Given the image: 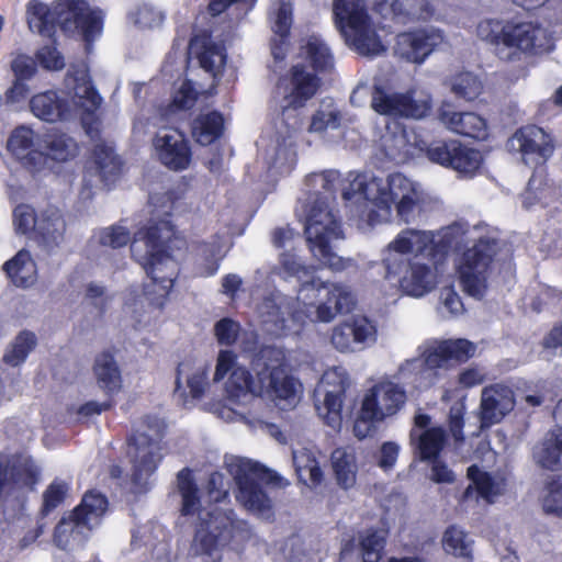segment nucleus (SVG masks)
<instances>
[{
  "mask_svg": "<svg viewBox=\"0 0 562 562\" xmlns=\"http://www.w3.org/2000/svg\"><path fill=\"white\" fill-rule=\"evenodd\" d=\"M376 328L363 316L352 317L333 328L331 344L340 352H353L374 344Z\"/></svg>",
  "mask_w": 562,
  "mask_h": 562,
  "instance_id": "nucleus-23",
  "label": "nucleus"
},
{
  "mask_svg": "<svg viewBox=\"0 0 562 562\" xmlns=\"http://www.w3.org/2000/svg\"><path fill=\"white\" fill-rule=\"evenodd\" d=\"M299 235L290 227L272 233V243L285 251L280 254L282 278H296L300 283L296 307L288 311L286 297L280 292L266 297L258 306V315L267 333L276 337L300 335L307 323H330L339 313L349 312L355 300L347 286L329 283L316 277L314 269L302 265L293 249Z\"/></svg>",
  "mask_w": 562,
  "mask_h": 562,
  "instance_id": "nucleus-1",
  "label": "nucleus"
},
{
  "mask_svg": "<svg viewBox=\"0 0 562 562\" xmlns=\"http://www.w3.org/2000/svg\"><path fill=\"white\" fill-rule=\"evenodd\" d=\"M445 42L443 32L437 27L404 32L396 36L394 53L409 63L423 64Z\"/></svg>",
  "mask_w": 562,
  "mask_h": 562,
  "instance_id": "nucleus-21",
  "label": "nucleus"
},
{
  "mask_svg": "<svg viewBox=\"0 0 562 562\" xmlns=\"http://www.w3.org/2000/svg\"><path fill=\"white\" fill-rule=\"evenodd\" d=\"M196 92L191 81L186 80L175 92L173 98L164 115L168 119L178 111L188 110L194 105Z\"/></svg>",
  "mask_w": 562,
  "mask_h": 562,
  "instance_id": "nucleus-55",
  "label": "nucleus"
},
{
  "mask_svg": "<svg viewBox=\"0 0 562 562\" xmlns=\"http://www.w3.org/2000/svg\"><path fill=\"white\" fill-rule=\"evenodd\" d=\"M177 481L182 515L199 514L200 521L189 549L190 558L198 562H222L223 550L233 539L236 529L233 510L217 506L201 510L198 487L190 470H181Z\"/></svg>",
  "mask_w": 562,
  "mask_h": 562,
  "instance_id": "nucleus-6",
  "label": "nucleus"
},
{
  "mask_svg": "<svg viewBox=\"0 0 562 562\" xmlns=\"http://www.w3.org/2000/svg\"><path fill=\"white\" fill-rule=\"evenodd\" d=\"M67 85L72 92L71 103L56 91L37 93L30 100V109L34 116L54 123L70 119L77 109H81L85 113H93L99 109L102 98L92 86L85 65L68 75Z\"/></svg>",
  "mask_w": 562,
  "mask_h": 562,
  "instance_id": "nucleus-8",
  "label": "nucleus"
},
{
  "mask_svg": "<svg viewBox=\"0 0 562 562\" xmlns=\"http://www.w3.org/2000/svg\"><path fill=\"white\" fill-rule=\"evenodd\" d=\"M331 470L339 487L349 490L357 482L358 464L356 452L350 447L336 448L330 454Z\"/></svg>",
  "mask_w": 562,
  "mask_h": 562,
  "instance_id": "nucleus-32",
  "label": "nucleus"
},
{
  "mask_svg": "<svg viewBox=\"0 0 562 562\" xmlns=\"http://www.w3.org/2000/svg\"><path fill=\"white\" fill-rule=\"evenodd\" d=\"M553 188L547 182L543 170L532 173L528 186L521 195L522 205L529 209L538 203L547 204L553 195Z\"/></svg>",
  "mask_w": 562,
  "mask_h": 562,
  "instance_id": "nucleus-46",
  "label": "nucleus"
},
{
  "mask_svg": "<svg viewBox=\"0 0 562 562\" xmlns=\"http://www.w3.org/2000/svg\"><path fill=\"white\" fill-rule=\"evenodd\" d=\"M54 14L55 25L59 24L65 32H77L88 44L102 32V12L92 10L83 0H57Z\"/></svg>",
  "mask_w": 562,
  "mask_h": 562,
  "instance_id": "nucleus-17",
  "label": "nucleus"
},
{
  "mask_svg": "<svg viewBox=\"0 0 562 562\" xmlns=\"http://www.w3.org/2000/svg\"><path fill=\"white\" fill-rule=\"evenodd\" d=\"M36 344L37 339L34 333L29 330L21 331L7 348L3 361L12 367L23 363Z\"/></svg>",
  "mask_w": 562,
  "mask_h": 562,
  "instance_id": "nucleus-49",
  "label": "nucleus"
},
{
  "mask_svg": "<svg viewBox=\"0 0 562 562\" xmlns=\"http://www.w3.org/2000/svg\"><path fill=\"white\" fill-rule=\"evenodd\" d=\"M349 186L342 189L344 200L359 192L374 209L368 215L369 225L387 223L394 216L400 223H422L427 217L429 196L424 186L402 173L392 172L386 177L371 173L348 175Z\"/></svg>",
  "mask_w": 562,
  "mask_h": 562,
  "instance_id": "nucleus-4",
  "label": "nucleus"
},
{
  "mask_svg": "<svg viewBox=\"0 0 562 562\" xmlns=\"http://www.w3.org/2000/svg\"><path fill=\"white\" fill-rule=\"evenodd\" d=\"M106 508L108 501L104 495L88 492L85 494L80 505L71 514L89 531L101 522Z\"/></svg>",
  "mask_w": 562,
  "mask_h": 562,
  "instance_id": "nucleus-36",
  "label": "nucleus"
},
{
  "mask_svg": "<svg viewBox=\"0 0 562 562\" xmlns=\"http://www.w3.org/2000/svg\"><path fill=\"white\" fill-rule=\"evenodd\" d=\"M77 144L67 134L52 131L41 136L40 153L43 156V169L48 160L64 162L77 155Z\"/></svg>",
  "mask_w": 562,
  "mask_h": 562,
  "instance_id": "nucleus-31",
  "label": "nucleus"
},
{
  "mask_svg": "<svg viewBox=\"0 0 562 562\" xmlns=\"http://www.w3.org/2000/svg\"><path fill=\"white\" fill-rule=\"evenodd\" d=\"M445 346L449 362H465L474 356L476 346L463 338L441 339Z\"/></svg>",
  "mask_w": 562,
  "mask_h": 562,
  "instance_id": "nucleus-56",
  "label": "nucleus"
},
{
  "mask_svg": "<svg viewBox=\"0 0 562 562\" xmlns=\"http://www.w3.org/2000/svg\"><path fill=\"white\" fill-rule=\"evenodd\" d=\"M220 248L214 245L200 244L195 248V274L199 277L214 276L218 270Z\"/></svg>",
  "mask_w": 562,
  "mask_h": 562,
  "instance_id": "nucleus-54",
  "label": "nucleus"
},
{
  "mask_svg": "<svg viewBox=\"0 0 562 562\" xmlns=\"http://www.w3.org/2000/svg\"><path fill=\"white\" fill-rule=\"evenodd\" d=\"M439 119L449 131L456 134L477 139H484L487 136L485 119L474 112H457L449 106H442Z\"/></svg>",
  "mask_w": 562,
  "mask_h": 562,
  "instance_id": "nucleus-27",
  "label": "nucleus"
},
{
  "mask_svg": "<svg viewBox=\"0 0 562 562\" xmlns=\"http://www.w3.org/2000/svg\"><path fill=\"white\" fill-rule=\"evenodd\" d=\"M66 229L61 213L56 209H49L37 217L36 232L47 244H58Z\"/></svg>",
  "mask_w": 562,
  "mask_h": 562,
  "instance_id": "nucleus-45",
  "label": "nucleus"
},
{
  "mask_svg": "<svg viewBox=\"0 0 562 562\" xmlns=\"http://www.w3.org/2000/svg\"><path fill=\"white\" fill-rule=\"evenodd\" d=\"M131 19L142 29H153L162 23L164 13L158 8L144 3L131 14Z\"/></svg>",
  "mask_w": 562,
  "mask_h": 562,
  "instance_id": "nucleus-58",
  "label": "nucleus"
},
{
  "mask_svg": "<svg viewBox=\"0 0 562 562\" xmlns=\"http://www.w3.org/2000/svg\"><path fill=\"white\" fill-rule=\"evenodd\" d=\"M319 87V79L302 61L294 64L289 72L282 76L276 87L282 115L291 110L303 108L312 99Z\"/></svg>",
  "mask_w": 562,
  "mask_h": 562,
  "instance_id": "nucleus-16",
  "label": "nucleus"
},
{
  "mask_svg": "<svg viewBox=\"0 0 562 562\" xmlns=\"http://www.w3.org/2000/svg\"><path fill=\"white\" fill-rule=\"evenodd\" d=\"M554 418L560 424L555 431L549 434L546 439L533 449L536 462L549 470L562 468V398L554 409Z\"/></svg>",
  "mask_w": 562,
  "mask_h": 562,
  "instance_id": "nucleus-29",
  "label": "nucleus"
},
{
  "mask_svg": "<svg viewBox=\"0 0 562 562\" xmlns=\"http://www.w3.org/2000/svg\"><path fill=\"white\" fill-rule=\"evenodd\" d=\"M480 40L492 45L496 56L505 61L519 60L525 54L550 52L553 42L546 29L532 22L484 19L476 26Z\"/></svg>",
  "mask_w": 562,
  "mask_h": 562,
  "instance_id": "nucleus-7",
  "label": "nucleus"
},
{
  "mask_svg": "<svg viewBox=\"0 0 562 562\" xmlns=\"http://www.w3.org/2000/svg\"><path fill=\"white\" fill-rule=\"evenodd\" d=\"M386 541L384 530H367L359 536L358 550L362 562H379Z\"/></svg>",
  "mask_w": 562,
  "mask_h": 562,
  "instance_id": "nucleus-48",
  "label": "nucleus"
},
{
  "mask_svg": "<svg viewBox=\"0 0 562 562\" xmlns=\"http://www.w3.org/2000/svg\"><path fill=\"white\" fill-rule=\"evenodd\" d=\"M340 112L333 100H323L312 116L308 132L324 133L328 130H335L340 125Z\"/></svg>",
  "mask_w": 562,
  "mask_h": 562,
  "instance_id": "nucleus-50",
  "label": "nucleus"
},
{
  "mask_svg": "<svg viewBox=\"0 0 562 562\" xmlns=\"http://www.w3.org/2000/svg\"><path fill=\"white\" fill-rule=\"evenodd\" d=\"M398 374L403 378L416 376L417 380H427L429 384L435 381L430 371L426 369L425 358L418 355L417 357L406 359L398 367Z\"/></svg>",
  "mask_w": 562,
  "mask_h": 562,
  "instance_id": "nucleus-61",
  "label": "nucleus"
},
{
  "mask_svg": "<svg viewBox=\"0 0 562 562\" xmlns=\"http://www.w3.org/2000/svg\"><path fill=\"white\" fill-rule=\"evenodd\" d=\"M93 371L99 386L108 393H114L121 389V371L110 352H102L95 358Z\"/></svg>",
  "mask_w": 562,
  "mask_h": 562,
  "instance_id": "nucleus-37",
  "label": "nucleus"
},
{
  "mask_svg": "<svg viewBox=\"0 0 562 562\" xmlns=\"http://www.w3.org/2000/svg\"><path fill=\"white\" fill-rule=\"evenodd\" d=\"M372 109L382 115L422 119L430 109V99L416 89L404 93L389 92L375 87L371 99Z\"/></svg>",
  "mask_w": 562,
  "mask_h": 562,
  "instance_id": "nucleus-18",
  "label": "nucleus"
},
{
  "mask_svg": "<svg viewBox=\"0 0 562 562\" xmlns=\"http://www.w3.org/2000/svg\"><path fill=\"white\" fill-rule=\"evenodd\" d=\"M240 326L232 318L220 319L214 326L215 337L221 345L232 346L237 340Z\"/></svg>",
  "mask_w": 562,
  "mask_h": 562,
  "instance_id": "nucleus-62",
  "label": "nucleus"
},
{
  "mask_svg": "<svg viewBox=\"0 0 562 562\" xmlns=\"http://www.w3.org/2000/svg\"><path fill=\"white\" fill-rule=\"evenodd\" d=\"M333 12L346 44L358 54L378 56L386 50L384 29L370 19L361 0H334Z\"/></svg>",
  "mask_w": 562,
  "mask_h": 562,
  "instance_id": "nucleus-9",
  "label": "nucleus"
},
{
  "mask_svg": "<svg viewBox=\"0 0 562 562\" xmlns=\"http://www.w3.org/2000/svg\"><path fill=\"white\" fill-rule=\"evenodd\" d=\"M10 281L18 288H31L37 281V268L29 251L22 249L3 265Z\"/></svg>",
  "mask_w": 562,
  "mask_h": 562,
  "instance_id": "nucleus-33",
  "label": "nucleus"
},
{
  "mask_svg": "<svg viewBox=\"0 0 562 562\" xmlns=\"http://www.w3.org/2000/svg\"><path fill=\"white\" fill-rule=\"evenodd\" d=\"M542 507L547 514L562 518V483L549 484L548 493L542 499Z\"/></svg>",
  "mask_w": 562,
  "mask_h": 562,
  "instance_id": "nucleus-64",
  "label": "nucleus"
},
{
  "mask_svg": "<svg viewBox=\"0 0 562 562\" xmlns=\"http://www.w3.org/2000/svg\"><path fill=\"white\" fill-rule=\"evenodd\" d=\"M470 484L463 493L464 502H477L479 498L493 503L494 498L505 490V481L499 476H491L487 472L481 471L476 464L468 469Z\"/></svg>",
  "mask_w": 562,
  "mask_h": 562,
  "instance_id": "nucleus-28",
  "label": "nucleus"
},
{
  "mask_svg": "<svg viewBox=\"0 0 562 562\" xmlns=\"http://www.w3.org/2000/svg\"><path fill=\"white\" fill-rule=\"evenodd\" d=\"M225 467L237 484V502L248 512L263 518H269L272 513L271 501L262 492L258 481L268 480L280 486L288 485V482L276 472L269 471L246 458L226 457Z\"/></svg>",
  "mask_w": 562,
  "mask_h": 562,
  "instance_id": "nucleus-10",
  "label": "nucleus"
},
{
  "mask_svg": "<svg viewBox=\"0 0 562 562\" xmlns=\"http://www.w3.org/2000/svg\"><path fill=\"white\" fill-rule=\"evenodd\" d=\"M417 353L425 358L426 369L430 371L434 381L438 370L449 368V359L441 339H427L417 347Z\"/></svg>",
  "mask_w": 562,
  "mask_h": 562,
  "instance_id": "nucleus-43",
  "label": "nucleus"
},
{
  "mask_svg": "<svg viewBox=\"0 0 562 562\" xmlns=\"http://www.w3.org/2000/svg\"><path fill=\"white\" fill-rule=\"evenodd\" d=\"M292 458L295 472L302 483L315 487L323 482L324 472L315 451L307 448L293 450Z\"/></svg>",
  "mask_w": 562,
  "mask_h": 562,
  "instance_id": "nucleus-35",
  "label": "nucleus"
},
{
  "mask_svg": "<svg viewBox=\"0 0 562 562\" xmlns=\"http://www.w3.org/2000/svg\"><path fill=\"white\" fill-rule=\"evenodd\" d=\"M441 313L447 317L459 316L464 306L459 294L453 288H443L440 291Z\"/></svg>",
  "mask_w": 562,
  "mask_h": 562,
  "instance_id": "nucleus-63",
  "label": "nucleus"
},
{
  "mask_svg": "<svg viewBox=\"0 0 562 562\" xmlns=\"http://www.w3.org/2000/svg\"><path fill=\"white\" fill-rule=\"evenodd\" d=\"M189 54L196 56L201 67L216 77L225 64L224 47L212 42L210 36L199 35L190 41Z\"/></svg>",
  "mask_w": 562,
  "mask_h": 562,
  "instance_id": "nucleus-30",
  "label": "nucleus"
},
{
  "mask_svg": "<svg viewBox=\"0 0 562 562\" xmlns=\"http://www.w3.org/2000/svg\"><path fill=\"white\" fill-rule=\"evenodd\" d=\"M254 370L262 384V396H268L278 407L288 409L300 402L303 385L288 372L284 353L281 350H261Z\"/></svg>",
  "mask_w": 562,
  "mask_h": 562,
  "instance_id": "nucleus-11",
  "label": "nucleus"
},
{
  "mask_svg": "<svg viewBox=\"0 0 562 562\" xmlns=\"http://www.w3.org/2000/svg\"><path fill=\"white\" fill-rule=\"evenodd\" d=\"M226 400L236 406H246L255 397L262 396V384L256 375L240 366L232 350H221L217 355L214 382L223 381Z\"/></svg>",
  "mask_w": 562,
  "mask_h": 562,
  "instance_id": "nucleus-13",
  "label": "nucleus"
},
{
  "mask_svg": "<svg viewBox=\"0 0 562 562\" xmlns=\"http://www.w3.org/2000/svg\"><path fill=\"white\" fill-rule=\"evenodd\" d=\"M41 136L26 125L14 127L7 139L5 148L12 158L32 171L43 169V156L40 153Z\"/></svg>",
  "mask_w": 562,
  "mask_h": 562,
  "instance_id": "nucleus-24",
  "label": "nucleus"
},
{
  "mask_svg": "<svg viewBox=\"0 0 562 562\" xmlns=\"http://www.w3.org/2000/svg\"><path fill=\"white\" fill-rule=\"evenodd\" d=\"M407 394L403 385L381 380L367 389L360 404L383 422L395 416L406 404Z\"/></svg>",
  "mask_w": 562,
  "mask_h": 562,
  "instance_id": "nucleus-20",
  "label": "nucleus"
},
{
  "mask_svg": "<svg viewBox=\"0 0 562 562\" xmlns=\"http://www.w3.org/2000/svg\"><path fill=\"white\" fill-rule=\"evenodd\" d=\"M374 7L383 16L393 15L402 22L427 21L434 15L427 0H374Z\"/></svg>",
  "mask_w": 562,
  "mask_h": 562,
  "instance_id": "nucleus-26",
  "label": "nucleus"
},
{
  "mask_svg": "<svg viewBox=\"0 0 562 562\" xmlns=\"http://www.w3.org/2000/svg\"><path fill=\"white\" fill-rule=\"evenodd\" d=\"M515 406L513 391L503 384H494L482 390L480 404L481 428L499 423Z\"/></svg>",
  "mask_w": 562,
  "mask_h": 562,
  "instance_id": "nucleus-25",
  "label": "nucleus"
},
{
  "mask_svg": "<svg viewBox=\"0 0 562 562\" xmlns=\"http://www.w3.org/2000/svg\"><path fill=\"white\" fill-rule=\"evenodd\" d=\"M450 88L458 98L472 101L482 93L483 85L476 75L464 71L451 78Z\"/></svg>",
  "mask_w": 562,
  "mask_h": 562,
  "instance_id": "nucleus-51",
  "label": "nucleus"
},
{
  "mask_svg": "<svg viewBox=\"0 0 562 562\" xmlns=\"http://www.w3.org/2000/svg\"><path fill=\"white\" fill-rule=\"evenodd\" d=\"M300 57L308 60L314 70L333 67L334 57L327 44L317 35L308 36L300 48Z\"/></svg>",
  "mask_w": 562,
  "mask_h": 562,
  "instance_id": "nucleus-38",
  "label": "nucleus"
},
{
  "mask_svg": "<svg viewBox=\"0 0 562 562\" xmlns=\"http://www.w3.org/2000/svg\"><path fill=\"white\" fill-rule=\"evenodd\" d=\"M458 142H435L427 149V157L436 164L452 168V159L454 157Z\"/></svg>",
  "mask_w": 562,
  "mask_h": 562,
  "instance_id": "nucleus-59",
  "label": "nucleus"
},
{
  "mask_svg": "<svg viewBox=\"0 0 562 562\" xmlns=\"http://www.w3.org/2000/svg\"><path fill=\"white\" fill-rule=\"evenodd\" d=\"M296 161L295 151L291 143L285 140L280 144L272 145L265 156V162L267 165V173L265 179L267 181H273L278 176L289 173Z\"/></svg>",
  "mask_w": 562,
  "mask_h": 562,
  "instance_id": "nucleus-34",
  "label": "nucleus"
},
{
  "mask_svg": "<svg viewBox=\"0 0 562 562\" xmlns=\"http://www.w3.org/2000/svg\"><path fill=\"white\" fill-rule=\"evenodd\" d=\"M98 241L111 248H120L131 243V252L153 281L154 290L149 288L144 295L130 291L124 300L123 312L136 325L142 323L145 301L155 308L161 310L178 277V262L171 251L179 241L175 226L169 220L149 221L139 228L131 239L130 229L122 225H111L98 231Z\"/></svg>",
  "mask_w": 562,
  "mask_h": 562,
  "instance_id": "nucleus-3",
  "label": "nucleus"
},
{
  "mask_svg": "<svg viewBox=\"0 0 562 562\" xmlns=\"http://www.w3.org/2000/svg\"><path fill=\"white\" fill-rule=\"evenodd\" d=\"M483 157L476 149L461 145L458 142L454 157L452 159V169L460 175L472 177L481 167Z\"/></svg>",
  "mask_w": 562,
  "mask_h": 562,
  "instance_id": "nucleus-53",
  "label": "nucleus"
},
{
  "mask_svg": "<svg viewBox=\"0 0 562 562\" xmlns=\"http://www.w3.org/2000/svg\"><path fill=\"white\" fill-rule=\"evenodd\" d=\"M87 529L72 514L64 517L55 528V542L61 549L80 544L87 537Z\"/></svg>",
  "mask_w": 562,
  "mask_h": 562,
  "instance_id": "nucleus-44",
  "label": "nucleus"
},
{
  "mask_svg": "<svg viewBox=\"0 0 562 562\" xmlns=\"http://www.w3.org/2000/svg\"><path fill=\"white\" fill-rule=\"evenodd\" d=\"M165 424L157 417H146L128 442L127 456L132 464L131 477L140 492L149 485V480L161 460L160 438Z\"/></svg>",
  "mask_w": 562,
  "mask_h": 562,
  "instance_id": "nucleus-12",
  "label": "nucleus"
},
{
  "mask_svg": "<svg viewBox=\"0 0 562 562\" xmlns=\"http://www.w3.org/2000/svg\"><path fill=\"white\" fill-rule=\"evenodd\" d=\"M512 151L520 155L521 161L529 167H542L555 150L554 139L543 128L526 125L508 139Z\"/></svg>",
  "mask_w": 562,
  "mask_h": 562,
  "instance_id": "nucleus-19",
  "label": "nucleus"
},
{
  "mask_svg": "<svg viewBox=\"0 0 562 562\" xmlns=\"http://www.w3.org/2000/svg\"><path fill=\"white\" fill-rule=\"evenodd\" d=\"M340 183V175L329 170L313 173L306 179V198L300 199L296 206L297 217L304 222V232L310 250L315 259L334 271H340L351 265L335 251V243L344 239V233L328 198Z\"/></svg>",
  "mask_w": 562,
  "mask_h": 562,
  "instance_id": "nucleus-5",
  "label": "nucleus"
},
{
  "mask_svg": "<svg viewBox=\"0 0 562 562\" xmlns=\"http://www.w3.org/2000/svg\"><path fill=\"white\" fill-rule=\"evenodd\" d=\"M272 31L283 41L292 24V7L290 3L280 2L277 10L270 15Z\"/></svg>",
  "mask_w": 562,
  "mask_h": 562,
  "instance_id": "nucleus-60",
  "label": "nucleus"
},
{
  "mask_svg": "<svg viewBox=\"0 0 562 562\" xmlns=\"http://www.w3.org/2000/svg\"><path fill=\"white\" fill-rule=\"evenodd\" d=\"M26 20L30 30L44 36H50L55 30L54 5L31 0L26 5Z\"/></svg>",
  "mask_w": 562,
  "mask_h": 562,
  "instance_id": "nucleus-41",
  "label": "nucleus"
},
{
  "mask_svg": "<svg viewBox=\"0 0 562 562\" xmlns=\"http://www.w3.org/2000/svg\"><path fill=\"white\" fill-rule=\"evenodd\" d=\"M223 116L216 112L200 114L192 124V136L196 143L206 146L216 140L223 132Z\"/></svg>",
  "mask_w": 562,
  "mask_h": 562,
  "instance_id": "nucleus-40",
  "label": "nucleus"
},
{
  "mask_svg": "<svg viewBox=\"0 0 562 562\" xmlns=\"http://www.w3.org/2000/svg\"><path fill=\"white\" fill-rule=\"evenodd\" d=\"M94 162L104 182H112L120 173L122 162L112 146L101 143L94 148Z\"/></svg>",
  "mask_w": 562,
  "mask_h": 562,
  "instance_id": "nucleus-47",
  "label": "nucleus"
},
{
  "mask_svg": "<svg viewBox=\"0 0 562 562\" xmlns=\"http://www.w3.org/2000/svg\"><path fill=\"white\" fill-rule=\"evenodd\" d=\"M382 422V419L375 417L370 411L368 412L366 407L360 404V409L353 422L352 431L355 437L359 440L370 437L375 432L376 425Z\"/></svg>",
  "mask_w": 562,
  "mask_h": 562,
  "instance_id": "nucleus-57",
  "label": "nucleus"
},
{
  "mask_svg": "<svg viewBox=\"0 0 562 562\" xmlns=\"http://www.w3.org/2000/svg\"><path fill=\"white\" fill-rule=\"evenodd\" d=\"M350 386L347 370L342 367L327 369L315 389L314 405L317 416L335 431L342 427V406Z\"/></svg>",
  "mask_w": 562,
  "mask_h": 562,
  "instance_id": "nucleus-14",
  "label": "nucleus"
},
{
  "mask_svg": "<svg viewBox=\"0 0 562 562\" xmlns=\"http://www.w3.org/2000/svg\"><path fill=\"white\" fill-rule=\"evenodd\" d=\"M158 160L168 169L181 171L189 168L192 153L188 139L177 128H162L153 139Z\"/></svg>",
  "mask_w": 562,
  "mask_h": 562,
  "instance_id": "nucleus-22",
  "label": "nucleus"
},
{
  "mask_svg": "<svg viewBox=\"0 0 562 562\" xmlns=\"http://www.w3.org/2000/svg\"><path fill=\"white\" fill-rule=\"evenodd\" d=\"M442 546L446 552L456 557L465 559L472 557V540L462 529L456 526H451L445 531Z\"/></svg>",
  "mask_w": 562,
  "mask_h": 562,
  "instance_id": "nucleus-52",
  "label": "nucleus"
},
{
  "mask_svg": "<svg viewBox=\"0 0 562 562\" xmlns=\"http://www.w3.org/2000/svg\"><path fill=\"white\" fill-rule=\"evenodd\" d=\"M384 278L397 286L404 294L413 297H423L430 293L438 283L437 267L434 258L409 257L400 261L398 267L391 272L384 267Z\"/></svg>",
  "mask_w": 562,
  "mask_h": 562,
  "instance_id": "nucleus-15",
  "label": "nucleus"
},
{
  "mask_svg": "<svg viewBox=\"0 0 562 562\" xmlns=\"http://www.w3.org/2000/svg\"><path fill=\"white\" fill-rule=\"evenodd\" d=\"M184 378L193 398L201 397L209 386V368L205 363L182 362L178 367L177 390Z\"/></svg>",
  "mask_w": 562,
  "mask_h": 562,
  "instance_id": "nucleus-39",
  "label": "nucleus"
},
{
  "mask_svg": "<svg viewBox=\"0 0 562 562\" xmlns=\"http://www.w3.org/2000/svg\"><path fill=\"white\" fill-rule=\"evenodd\" d=\"M497 248V240L483 225L471 226L458 221L439 231L407 227L383 249L382 265L394 273L400 261L407 259L405 255L426 259L453 249L458 252L454 267L461 289L468 295L481 299L487 290Z\"/></svg>",
  "mask_w": 562,
  "mask_h": 562,
  "instance_id": "nucleus-2",
  "label": "nucleus"
},
{
  "mask_svg": "<svg viewBox=\"0 0 562 562\" xmlns=\"http://www.w3.org/2000/svg\"><path fill=\"white\" fill-rule=\"evenodd\" d=\"M411 440L417 441V448L422 460L436 459L446 442V431L441 427H431L417 432L411 431Z\"/></svg>",
  "mask_w": 562,
  "mask_h": 562,
  "instance_id": "nucleus-42",
  "label": "nucleus"
}]
</instances>
